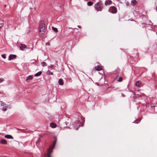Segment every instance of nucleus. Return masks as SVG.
Here are the masks:
<instances>
[{"label":"nucleus","mask_w":157,"mask_h":157,"mask_svg":"<svg viewBox=\"0 0 157 157\" xmlns=\"http://www.w3.org/2000/svg\"><path fill=\"white\" fill-rule=\"evenodd\" d=\"M40 34L41 36L43 37L46 30L45 25L43 21L40 22L39 27Z\"/></svg>","instance_id":"f257e3e1"},{"label":"nucleus","mask_w":157,"mask_h":157,"mask_svg":"<svg viewBox=\"0 0 157 157\" xmlns=\"http://www.w3.org/2000/svg\"><path fill=\"white\" fill-rule=\"evenodd\" d=\"M57 141V139H56L53 142V145H51L47 150V157H52L51 154L53 152V150L55 147V145Z\"/></svg>","instance_id":"f03ea898"},{"label":"nucleus","mask_w":157,"mask_h":157,"mask_svg":"<svg viewBox=\"0 0 157 157\" xmlns=\"http://www.w3.org/2000/svg\"><path fill=\"white\" fill-rule=\"evenodd\" d=\"M103 4L101 2H97L94 5V7L97 12L101 11L103 8Z\"/></svg>","instance_id":"7ed1b4c3"},{"label":"nucleus","mask_w":157,"mask_h":157,"mask_svg":"<svg viewBox=\"0 0 157 157\" xmlns=\"http://www.w3.org/2000/svg\"><path fill=\"white\" fill-rule=\"evenodd\" d=\"M108 11L111 13L115 14L117 13V10L115 7L111 6L109 9Z\"/></svg>","instance_id":"20e7f679"},{"label":"nucleus","mask_w":157,"mask_h":157,"mask_svg":"<svg viewBox=\"0 0 157 157\" xmlns=\"http://www.w3.org/2000/svg\"><path fill=\"white\" fill-rule=\"evenodd\" d=\"M17 58V56L15 55L10 54L9 56L8 60H11L12 59H16Z\"/></svg>","instance_id":"39448f33"},{"label":"nucleus","mask_w":157,"mask_h":157,"mask_svg":"<svg viewBox=\"0 0 157 157\" xmlns=\"http://www.w3.org/2000/svg\"><path fill=\"white\" fill-rule=\"evenodd\" d=\"M120 70L118 68H117L113 72V74L116 75L117 77L119 75V72Z\"/></svg>","instance_id":"423d86ee"},{"label":"nucleus","mask_w":157,"mask_h":157,"mask_svg":"<svg viewBox=\"0 0 157 157\" xmlns=\"http://www.w3.org/2000/svg\"><path fill=\"white\" fill-rule=\"evenodd\" d=\"M26 48V45L25 44H21L20 49L22 51H24Z\"/></svg>","instance_id":"0eeeda50"},{"label":"nucleus","mask_w":157,"mask_h":157,"mask_svg":"<svg viewBox=\"0 0 157 157\" xmlns=\"http://www.w3.org/2000/svg\"><path fill=\"white\" fill-rule=\"evenodd\" d=\"M33 76L32 75H30L28 77H27V78L26 79V81L27 82H29L30 81V80H32L33 79Z\"/></svg>","instance_id":"6e6552de"},{"label":"nucleus","mask_w":157,"mask_h":157,"mask_svg":"<svg viewBox=\"0 0 157 157\" xmlns=\"http://www.w3.org/2000/svg\"><path fill=\"white\" fill-rule=\"evenodd\" d=\"M112 1L110 0H106L105 2V6L109 5L111 4Z\"/></svg>","instance_id":"1a4fd4ad"},{"label":"nucleus","mask_w":157,"mask_h":157,"mask_svg":"<svg viewBox=\"0 0 157 157\" xmlns=\"http://www.w3.org/2000/svg\"><path fill=\"white\" fill-rule=\"evenodd\" d=\"M0 143L3 144H6L7 143L5 139H2L0 141Z\"/></svg>","instance_id":"9d476101"},{"label":"nucleus","mask_w":157,"mask_h":157,"mask_svg":"<svg viewBox=\"0 0 157 157\" xmlns=\"http://www.w3.org/2000/svg\"><path fill=\"white\" fill-rule=\"evenodd\" d=\"M5 137L7 139H13V137L10 135H6L5 136Z\"/></svg>","instance_id":"9b49d317"},{"label":"nucleus","mask_w":157,"mask_h":157,"mask_svg":"<svg viewBox=\"0 0 157 157\" xmlns=\"http://www.w3.org/2000/svg\"><path fill=\"white\" fill-rule=\"evenodd\" d=\"M137 3V2L136 0H133L131 2V5L134 6L136 5Z\"/></svg>","instance_id":"f8f14e48"},{"label":"nucleus","mask_w":157,"mask_h":157,"mask_svg":"<svg viewBox=\"0 0 157 157\" xmlns=\"http://www.w3.org/2000/svg\"><path fill=\"white\" fill-rule=\"evenodd\" d=\"M95 69L98 71H99L101 70V67L99 66H96L95 67Z\"/></svg>","instance_id":"ddd939ff"},{"label":"nucleus","mask_w":157,"mask_h":157,"mask_svg":"<svg viewBox=\"0 0 157 157\" xmlns=\"http://www.w3.org/2000/svg\"><path fill=\"white\" fill-rule=\"evenodd\" d=\"M58 83L59 85H63V82L62 79H60L58 81Z\"/></svg>","instance_id":"4468645a"},{"label":"nucleus","mask_w":157,"mask_h":157,"mask_svg":"<svg viewBox=\"0 0 157 157\" xmlns=\"http://www.w3.org/2000/svg\"><path fill=\"white\" fill-rule=\"evenodd\" d=\"M50 126L52 128H55L56 127V125L54 123H51L50 124Z\"/></svg>","instance_id":"2eb2a0df"},{"label":"nucleus","mask_w":157,"mask_h":157,"mask_svg":"<svg viewBox=\"0 0 157 157\" xmlns=\"http://www.w3.org/2000/svg\"><path fill=\"white\" fill-rule=\"evenodd\" d=\"M41 74H42V72L41 71H40L38 72L37 73H36L35 75L34 76L35 77L38 76L40 75H41Z\"/></svg>","instance_id":"dca6fc26"},{"label":"nucleus","mask_w":157,"mask_h":157,"mask_svg":"<svg viewBox=\"0 0 157 157\" xmlns=\"http://www.w3.org/2000/svg\"><path fill=\"white\" fill-rule=\"evenodd\" d=\"M4 25V22L3 21L0 20V28L2 27Z\"/></svg>","instance_id":"f3484780"},{"label":"nucleus","mask_w":157,"mask_h":157,"mask_svg":"<svg viewBox=\"0 0 157 157\" xmlns=\"http://www.w3.org/2000/svg\"><path fill=\"white\" fill-rule=\"evenodd\" d=\"M52 30L55 33H57L58 32V29L56 28H55L54 27H52Z\"/></svg>","instance_id":"a211bd4d"},{"label":"nucleus","mask_w":157,"mask_h":157,"mask_svg":"<svg viewBox=\"0 0 157 157\" xmlns=\"http://www.w3.org/2000/svg\"><path fill=\"white\" fill-rule=\"evenodd\" d=\"M46 74L48 75H53V73L50 71V70H48L46 72Z\"/></svg>","instance_id":"6ab92c4d"},{"label":"nucleus","mask_w":157,"mask_h":157,"mask_svg":"<svg viewBox=\"0 0 157 157\" xmlns=\"http://www.w3.org/2000/svg\"><path fill=\"white\" fill-rule=\"evenodd\" d=\"M136 86L137 87H139L141 85V83L139 81H137L136 83Z\"/></svg>","instance_id":"aec40b11"},{"label":"nucleus","mask_w":157,"mask_h":157,"mask_svg":"<svg viewBox=\"0 0 157 157\" xmlns=\"http://www.w3.org/2000/svg\"><path fill=\"white\" fill-rule=\"evenodd\" d=\"M93 4V3L91 1H89L87 2V5L89 6H91Z\"/></svg>","instance_id":"412c9836"},{"label":"nucleus","mask_w":157,"mask_h":157,"mask_svg":"<svg viewBox=\"0 0 157 157\" xmlns=\"http://www.w3.org/2000/svg\"><path fill=\"white\" fill-rule=\"evenodd\" d=\"M41 65L43 67L46 66H47V63L44 62H43L41 63Z\"/></svg>","instance_id":"4be33fe9"},{"label":"nucleus","mask_w":157,"mask_h":157,"mask_svg":"<svg viewBox=\"0 0 157 157\" xmlns=\"http://www.w3.org/2000/svg\"><path fill=\"white\" fill-rule=\"evenodd\" d=\"M122 81V78L121 77H120L117 81L118 82H121Z\"/></svg>","instance_id":"5701e85b"},{"label":"nucleus","mask_w":157,"mask_h":157,"mask_svg":"<svg viewBox=\"0 0 157 157\" xmlns=\"http://www.w3.org/2000/svg\"><path fill=\"white\" fill-rule=\"evenodd\" d=\"M1 105L2 106H5L6 105V104L4 102H3L2 101H1Z\"/></svg>","instance_id":"b1692460"},{"label":"nucleus","mask_w":157,"mask_h":157,"mask_svg":"<svg viewBox=\"0 0 157 157\" xmlns=\"http://www.w3.org/2000/svg\"><path fill=\"white\" fill-rule=\"evenodd\" d=\"M7 109V107H4L2 108V110L5 111H6Z\"/></svg>","instance_id":"393cba45"},{"label":"nucleus","mask_w":157,"mask_h":157,"mask_svg":"<svg viewBox=\"0 0 157 157\" xmlns=\"http://www.w3.org/2000/svg\"><path fill=\"white\" fill-rule=\"evenodd\" d=\"M1 56L3 59L6 58V55L5 54H3Z\"/></svg>","instance_id":"a878e982"},{"label":"nucleus","mask_w":157,"mask_h":157,"mask_svg":"<svg viewBox=\"0 0 157 157\" xmlns=\"http://www.w3.org/2000/svg\"><path fill=\"white\" fill-rule=\"evenodd\" d=\"M4 81V79L2 78H0V83Z\"/></svg>","instance_id":"bb28decb"},{"label":"nucleus","mask_w":157,"mask_h":157,"mask_svg":"<svg viewBox=\"0 0 157 157\" xmlns=\"http://www.w3.org/2000/svg\"><path fill=\"white\" fill-rule=\"evenodd\" d=\"M54 66V65H52H52H51L49 67H50V68H53V67Z\"/></svg>","instance_id":"cd10ccee"},{"label":"nucleus","mask_w":157,"mask_h":157,"mask_svg":"<svg viewBox=\"0 0 157 157\" xmlns=\"http://www.w3.org/2000/svg\"><path fill=\"white\" fill-rule=\"evenodd\" d=\"M129 4V3L128 2H126V5L127 6H128Z\"/></svg>","instance_id":"c85d7f7f"},{"label":"nucleus","mask_w":157,"mask_h":157,"mask_svg":"<svg viewBox=\"0 0 157 157\" xmlns=\"http://www.w3.org/2000/svg\"><path fill=\"white\" fill-rule=\"evenodd\" d=\"M46 45H49V43L48 42H47L46 43Z\"/></svg>","instance_id":"c756f323"},{"label":"nucleus","mask_w":157,"mask_h":157,"mask_svg":"<svg viewBox=\"0 0 157 157\" xmlns=\"http://www.w3.org/2000/svg\"><path fill=\"white\" fill-rule=\"evenodd\" d=\"M64 123H65V125L67 126V124L68 123H67L66 121H65Z\"/></svg>","instance_id":"7c9ffc66"},{"label":"nucleus","mask_w":157,"mask_h":157,"mask_svg":"<svg viewBox=\"0 0 157 157\" xmlns=\"http://www.w3.org/2000/svg\"><path fill=\"white\" fill-rule=\"evenodd\" d=\"M82 121H83L84 122L85 121V120H84V118H83V119H82Z\"/></svg>","instance_id":"2f4dec72"},{"label":"nucleus","mask_w":157,"mask_h":157,"mask_svg":"<svg viewBox=\"0 0 157 157\" xmlns=\"http://www.w3.org/2000/svg\"><path fill=\"white\" fill-rule=\"evenodd\" d=\"M122 94V96L123 97H124L125 96H124V94H123L122 93V94Z\"/></svg>","instance_id":"473e14b6"},{"label":"nucleus","mask_w":157,"mask_h":157,"mask_svg":"<svg viewBox=\"0 0 157 157\" xmlns=\"http://www.w3.org/2000/svg\"><path fill=\"white\" fill-rule=\"evenodd\" d=\"M133 123H136V124H138V123L136 122V121H134L133 122Z\"/></svg>","instance_id":"72a5a7b5"},{"label":"nucleus","mask_w":157,"mask_h":157,"mask_svg":"<svg viewBox=\"0 0 157 157\" xmlns=\"http://www.w3.org/2000/svg\"><path fill=\"white\" fill-rule=\"evenodd\" d=\"M78 28H81V26H80V25H78Z\"/></svg>","instance_id":"f704fd0d"},{"label":"nucleus","mask_w":157,"mask_h":157,"mask_svg":"<svg viewBox=\"0 0 157 157\" xmlns=\"http://www.w3.org/2000/svg\"><path fill=\"white\" fill-rule=\"evenodd\" d=\"M17 130H21V129L19 128H17Z\"/></svg>","instance_id":"c9c22d12"},{"label":"nucleus","mask_w":157,"mask_h":157,"mask_svg":"<svg viewBox=\"0 0 157 157\" xmlns=\"http://www.w3.org/2000/svg\"><path fill=\"white\" fill-rule=\"evenodd\" d=\"M6 5H4V7H6Z\"/></svg>","instance_id":"e433bc0d"},{"label":"nucleus","mask_w":157,"mask_h":157,"mask_svg":"<svg viewBox=\"0 0 157 157\" xmlns=\"http://www.w3.org/2000/svg\"><path fill=\"white\" fill-rule=\"evenodd\" d=\"M155 10H156V11L157 12V6L156 7Z\"/></svg>","instance_id":"4c0bfd02"},{"label":"nucleus","mask_w":157,"mask_h":157,"mask_svg":"<svg viewBox=\"0 0 157 157\" xmlns=\"http://www.w3.org/2000/svg\"><path fill=\"white\" fill-rule=\"evenodd\" d=\"M78 128H79V127H78V128H76V130H77L78 129Z\"/></svg>","instance_id":"58836bf2"},{"label":"nucleus","mask_w":157,"mask_h":157,"mask_svg":"<svg viewBox=\"0 0 157 157\" xmlns=\"http://www.w3.org/2000/svg\"><path fill=\"white\" fill-rule=\"evenodd\" d=\"M96 83V84H97L98 85H99L98 84L97 82Z\"/></svg>","instance_id":"ea45409f"},{"label":"nucleus","mask_w":157,"mask_h":157,"mask_svg":"<svg viewBox=\"0 0 157 157\" xmlns=\"http://www.w3.org/2000/svg\"><path fill=\"white\" fill-rule=\"evenodd\" d=\"M149 22H151L150 20H149Z\"/></svg>","instance_id":"a19ab883"},{"label":"nucleus","mask_w":157,"mask_h":157,"mask_svg":"<svg viewBox=\"0 0 157 157\" xmlns=\"http://www.w3.org/2000/svg\"><path fill=\"white\" fill-rule=\"evenodd\" d=\"M144 68H145L146 69V70H147V68H145L144 67Z\"/></svg>","instance_id":"79ce46f5"}]
</instances>
